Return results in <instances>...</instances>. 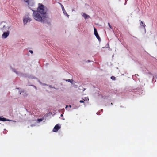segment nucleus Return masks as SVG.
<instances>
[{
	"label": "nucleus",
	"instance_id": "nucleus-1",
	"mask_svg": "<svg viewBox=\"0 0 157 157\" xmlns=\"http://www.w3.org/2000/svg\"><path fill=\"white\" fill-rule=\"evenodd\" d=\"M39 6L37 8V11H35L32 10L33 13V16L36 20L38 21H42V17H45L47 9L45 8L44 6L41 4H39Z\"/></svg>",
	"mask_w": 157,
	"mask_h": 157
},
{
	"label": "nucleus",
	"instance_id": "nucleus-2",
	"mask_svg": "<svg viewBox=\"0 0 157 157\" xmlns=\"http://www.w3.org/2000/svg\"><path fill=\"white\" fill-rule=\"evenodd\" d=\"M0 29L3 32L9 31V27L4 25L2 23L0 25Z\"/></svg>",
	"mask_w": 157,
	"mask_h": 157
},
{
	"label": "nucleus",
	"instance_id": "nucleus-3",
	"mask_svg": "<svg viewBox=\"0 0 157 157\" xmlns=\"http://www.w3.org/2000/svg\"><path fill=\"white\" fill-rule=\"evenodd\" d=\"M29 6H32L34 5L33 0H23Z\"/></svg>",
	"mask_w": 157,
	"mask_h": 157
},
{
	"label": "nucleus",
	"instance_id": "nucleus-4",
	"mask_svg": "<svg viewBox=\"0 0 157 157\" xmlns=\"http://www.w3.org/2000/svg\"><path fill=\"white\" fill-rule=\"evenodd\" d=\"M9 31L3 32V33L2 36V38L4 39L6 38L9 35Z\"/></svg>",
	"mask_w": 157,
	"mask_h": 157
},
{
	"label": "nucleus",
	"instance_id": "nucleus-5",
	"mask_svg": "<svg viewBox=\"0 0 157 157\" xmlns=\"http://www.w3.org/2000/svg\"><path fill=\"white\" fill-rule=\"evenodd\" d=\"M94 34L95 35V36H96V38H97V39L99 40L100 41L101 40V39L98 33V32L97 31V30H96V29L94 28Z\"/></svg>",
	"mask_w": 157,
	"mask_h": 157
},
{
	"label": "nucleus",
	"instance_id": "nucleus-6",
	"mask_svg": "<svg viewBox=\"0 0 157 157\" xmlns=\"http://www.w3.org/2000/svg\"><path fill=\"white\" fill-rule=\"evenodd\" d=\"M60 128V126L58 124H57L55 126L53 130V131L55 132H57Z\"/></svg>",
	"mask_w": 157,
	"mask_h": 157
},
{
	"label": "nucleus",
	"instance_id": "nucleus-7",
	"mask_svg": "<svg viewBox=\"0 0 157 157\" xmlns=\"http://www.w3.org/2000/svg\"><path fill=\"white\" fill-rule=\"evenodd\" d=\"M31 20V19L29 17H26L23 19L24 24H26L27 22H30Z\"/></svg>",
	"mask_w": 157,
	"mask_h": 157
},
{
	"label": "nucleus",
	"instance_id": "nucleus-8",
	"mask_svg": "<svg viewBox=\"0 0 157 157\" xmlns=\"http://www.w3.org/2000/svg\"><path fill=\"white\" fill-rule=\"evenodd\" d=\"M82 15L85 19L90 17V16L89 15H88L84 13H83Z\"/></svg>",
	"mask_w": 157,
	"mask_h": 157
},
{
	"label": "nucleus",
	"instance_id": "nucleus-9",
	"mask_svg": "<svg viewBox=\"0 0 157 157\" xmlns=\"http://www.w3.org/2000/svg\"><path fill=\"white\" fill-rule=\"evenodd\" d=\"M0 121H10L9 120H7L5 118L0 117Z\"/></svg>",
	"mask_w": 157,
	"mask_h": 157
},
{
	"label": "nucleus",
	"instance_id": "nucleus-10",
	"mask_svg": "<svg viewBox=\"0 0 157 157\" xmlns=\"http://www.w3.org/2000/svg\"><path fill=\"white\" fill-rule=\"evenodd\" d=\"M140 24L143 27H144V28H145V24L144 23V22L143 21H141V22L140 23Z\"/></svg>",
	"mask_w": 157,
	"mask_h": 157
},
{
	"label": "nucleus",
	"instance_id": "nucleus-11",
	"mask_svg": "<svg viewBox=\"0 0 157 157\" xmlns=\"http://www.w3.org/2000/svg\"><path fill=\"white\" fill-rule=\"evenodd\" d=\"M82 99L84 101H88L89 100L88 97H85L84 98H82Z\"/></svg>",
	"mask_w": 157,
	"mask_h": 157
},
{
	"label": "nucleus",
	"instance_id": "nucleus-12",
	"mask_svg": "<svg viewBox=\"0 0 157 157\" xmlns=\"http://www.w3.org/2000/svg\"><path fill=\"white\" fill-rule=\"evenodd\" d=\"M111 78L113 80H115L116 79L115 77L114 76H112L111 77Z\"/></svg>",
	"mask_w": 157,
	"mask_h": 157
},
{
	"label": "nucleus",
	"instance_id": "nucleus-13",
	"mask_svg": "<svg viewBox=\"0 0 157 157\" xmlns=\"http://www.w3.org/2000/svg\"><path fill=\"white\" fill-rule=\"evenodd\" d=\"M66 81H68L69 82H70L71 83V79H67L66 80Z\"/></svg>",
	"mask_w": 157,
	"mask_h": 157
},
{
	"label": "nucleus",
	"instance_id": "nucleus-14",
	"mask_svg": "<svg viewBox=\"0 0 157 157\" xmlns=\"http://www.w3.org/2000/svg\"><path fill=\"white\" fill-rule=\"evenodd\" d=\"M79 102L80 103H84V101L83 100H80V101Z\"/></svg>",
	"mask_w": 157,
	"mask_h": 157
},
{
	"label": "nucleus",
	"instance_id": "nucleus-15",
	"mask_svg": "<svg viewBox=\"0 0 157 157\" xmlns=\"http://www.w3.org/2000/svg\"><path fill=\"white\" fill-rule=\"evenodd\" d=\"M42 120V119H38V121L39 122H40V121H41Z\"/></svg>",
	"mask_w": 157,
	"mask_h": 157
},
{
	"label": "nucleus",
	"instance_id": "nucleus-16",
	"mask_svg": "<svg viewBox=\"0 0 157 157\" xmlns=\"http://www.w3.org/2000/svg\"><path fill=\"white\" fill-rule=\"evenodd\" d=\"M108 25L109 26L110 28H111V25H110V24L109 23H108Z\"/></svg>",
	"mask_w": 157,
	"mask_h": 157
},
{
	"label": "nucleus",
	"instance_id": "nucleus-17",
	"mask_svg": "<svg viewBox=\"0 0 157 157\" xmlns=\"http://www.w3.org/2000/svg\"><path fill=\"white\" fill-rule=\"evenodd\" d=\"M62 10H63H63H64V7H63V6L62 5Z\"/></svg>",
	"mask_w": 157,
	"mask_h": 157
},
{
	"label": "nucleus",
	"instance_id": "nucleus-18",
	"mask_svg": "<svg viewBox=\"0 0 157 157\" xmlns=\"http://www.w3.org/2000/svg\"><path fill=\"white\" fill-rule=\"evenodd\" d=\"M29 52L31 53H33V51L32 50H29Z\"/></svg>",
	"mask_w": 157,
	"mask_h": 157
},
{
	"label": "nucleus",
	"instance_id": "nucleus-19",
	"mask_svg": "<svg viewBox=\"0 0 157 157\" xmlns=\"http://www.w3.org/2000/svg\"><path fill=\"white\" fill-rule=\"evenodd\" d=\"M67 107H68V106L67 105H66V107H65V108H67Z\"/></svg>",
	"mask_w": 157,
	"mask_h": 157
},
{
	"label": "nucleus",
	"instance_id": "nucleus-20",
	"mask_svg": "<svg viewBox=\"0 0 157 157\" xmlns=\"http://www.w3.org/2000/svg\"><path fill=\"white\" fill-rule=\"evenodd\" d=\"M61 116H62H62H63V114H61Z\"/></svg>",
	"mask_w": 157,
	"mask_h": 157
},
{
	"label": "nucleus",
	"instance_id": "nucleus-21",
	"mask_svg": "<svg viewBox=\"0 0 157 157\" xmlns=\"http://www.w3.org/2000/svg\"><path fill=\"white\" fill-rule=\"evenodd\" d=\"M69 106H70V107H71V105H69Z\"/></svg>",
	"mask_w": 157,
	"mask_h": 157
}]
</instances>
